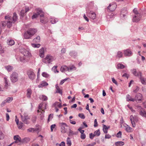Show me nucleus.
Masks as SVG:
<instances>
[{
    "mask_svg": "<svg viewBox=\"0 0 146 146\" xmlns=\"http://www.w3.org/2000/svg\"><path fill=\"white\" fill-rule=\"evenodd\" d=\"M17 19V16L15 13H13L12 17L9 15L6 16H5L6 21L2 22V25L3 27H5L7 25V27L9 28L12 26V23H14Z\"/></svg>",
    "mask_w": 146,
    "mask_h": 146,
    "instance_id": "f257e3e1",
    "label": "nucleus"
},
{
    "mask_svg": "<svg viewBox=\"0 0 146 146\" xmlns=\"http://www.w3.org/2000/svg\"><path fill=\"white\" fill-rule=\"evenodd\" d=\"M20 50L21 53L19 56L16 57V59L18 61L22 62H25L29 57L31 56V53L28 50L22 47L20 48Z\"/></svg>",
    "mask_w": 146,
    "mask_h": 146,
    "instance_id": "f03ea898",
    "label": "nucleus"
},
{
    "mask_svg": "<svg viewBox=\"0 0 146 146\" xmlns=\"http://www.w3.org/2000/svg\"><path fill=\"white\" fill-rule=\"evenodd\" d=\"M37 31L36 29H30L25 32L24 35V37L26 39L30 38Z\"/></svg>",
    "mask_w": 146,
    "mask_h": 146,
    "instance_id": "7ed1b4c3",
    "label": "nucleus"
},
{
    "mask_svg": "<svg viewBox=\"0 0 146 146\" xmlns=\"http://www.w3.org/2000/svg\"><path fill=\"white\" fill-rule=\"evenodd\" d=\"M55 58L54 56L50 55H47L46 57L42 59V62L45 64H50L55 60Z\"/></svg>",
    "mask_w": 146,
    "mask_h": 146,
    "instance_id": "20e7f679",
    "label": "nucleus"
},
{
    "mask_svg": "<svg viewBox=\"0 0 146 146\" xmlns=\"http://www.w3.org/2000/svg\"><path fill=\"white\" fill-rule=\"evenodd\" d=\"M36 13H35L33 14L32 17V18L33 19L36 18L39 15H40V17H43L44 13L41 9L39 8H37L36 9Z\"/></svg>",
    "mask_w": 146,
    "mask_h": 146,
    "instance_id": "39448f33",
    "label": "nucleus"
},
{
    "mask_svg": "<svg viewBox=\"0 0 146 146\" xmlns=\"http://www.w3.org/2000/svg\"><path fill=\"white\" fill-rule=\"evenodd\" d=\"M20 116L22 121L26 124H29L30 118L26 113H24L23 115L20 114Z\"/></svg>",
    "mask_w": 146,
    "mask_h": 146,
    "instance_id": "423d86ee",
    "label": "nucleus"
},
{
    "mask_svg": "<svg viewBox=\"0 0 146 146\" xmlns=\"http://www.w3.org/2000/svg\"><path fill=\"white\" fill-rule=\"evenodd\" d=\"M18 79V74L16 72H13L11 76V80L13 83L17 82Z\"/></svg>",
    "mask_w": 146,
    "mask_h": 146,
    "instance_id": "0eeeda50",
    "label": "nucleus"
},
{
    "mask_svg": "<svg viewBox=\"0 0 146 146\" xmlns=\"http://www.w3.org/2000/svg\"><path fill=\"white\" fill-rule=\"evenodd\" d=\"M133 127H135L136 124L135 122H137L138 121V117L136 116H133V115H131L129 117Z\"/></svg>",
    "mask_w": 146,
    "mask_h": 146,
    "instance_id": "6e6552de",
    "label": "nucleus"
},
{
    "mask_svg": "<svg viewBox=\"0 0 146 146\" xmlns=\"http://www.w3.org/2000/svg\"><path fill=\"white\" fill-rule=\"evenodd\" d=\"M27 75L29 78L31 80H33L35 79V75L32 70H29L27 72Z\"/></svg>",
    "mask_w": 146,
    "mask_h": 146,
    "instance_id": "1a4fd4ad",
    "label": "nucleus"
},
{
    "mask_svg": "<svg viewBox=\"0 0 146 146\" xmlns=\"http://www.w3.org/2000/svg\"><path fill=\"white\" fill-rule=\"evenodd\" d=\"M59 126L61 127V131L62 133H65L66 132L67 130L65 127L68 126L66 123H65L62 122L59 123Z\"/></svg>",
    "mask_w": 146,
    "mask_h": 146,
    "instance_id": "9d476101",
    "label": "nucleus"
},
{
    "mask_svg": "<svg viewBox=\"0 0 146 146\" xmlns=\"http://www.w3.org/2000/svg\"><path fill=\"white\" fill-rule=\"evenodd\" d=\"M87 15L92 19H94L96 18V15L95 13L93 11L86 10Z\"/></svg>",
    "mask_w": 146,
    "mask_h": 146,
    "instance_id": "9b49d317",
    "label": "nucleus"
},
{
    "mask_svg": "<svg viewBox=\"0 0 146 146\" xmlns=\"http://www.w3.org/2000/svg\"><path fill=\"white\" fill-rule=\"evenodd\" d=\"M137 108L140 110L139 111V114L142 116L146 118V111L141 106H138Z\"/></svg>",
    "mask_w": 146,
    "mask_h": 146,
    "instance_id": "f8f14e48",
    "label": "nucleus"
},
{
    "mask_svg": "<svg viewBox=\"0 0 146 146\" xmlns=\"http://www.w3.org/2000/svg\"><path fill=\"white\" fill-rule=\"evenodd\" d=\"M42 104H40L38 106V110H37V112L39 113L40 112L41 113H40V115H41V118L42 119L43 117V112L44 113V111L42 108Z\"/></svg>",
    "mask_w": 146,
    "mask_h": 146,
    "instance_id": "ddd939ff",
    "label": "nucleus"
},
{
    "mask_svg": "<svg viewBox=\"0 0 146 146\" xmlns=\"http://www.w3.org/2000/svg\"><path fill=\"white\" fill-rule=\"evenodd\" d=\"M141 17V14L139 13H137L133 17V21L136 22H138L140 20Z\"/></svg>",
    "mask_w": 146,
    "mask_h": 146,
    "instance_id": "4468645a",
    "label": "nucleus"
},
{
    "mask_svg": "<svg viewBox=\"0 0 146 146\" xmlns=\"http://www.w3.org/2000/svg\"><path fill=\"white\" fill-rule=\"evenodd\" d=\"M123 52L124 55L126 56H130L133 54L132 51L129 49L124 50Z\"/></svg>",
    "mask_w": 146,
    "mask_h": 146,
    "instance_id": "2eb2a0df",
    "label": "nucleus"
},
{
    "mask_svg": "<svg viewBox=\"0 0 146 146\" xmlns=\"http://www.w3.org/2000/svg\"><path fill=\"white\" fill-rule=\"evenodd\" d=\"M134 99H135V101H136V102H137V101H141L142 99V95L139 93L136 94Z\"/></svg>",
    "mask_w": 146,
    "mask_h": 146,
    "instance_id": "dca6fc26",
    "label": "nucleus"
},
{
    "mask_svg": "<svg viewBox=\"0 0 146 146\" xmlns=\"http://www.w3.org/2000/svg\"><path fill=\"white\" fill-rule=\"evenodd\" d=\"M117 7V5L116 4H110L109 6L107 7V9L110 11H114Z\"/></svg>",
    "mask_w": 146,
    "mask_h": 146,
    "instance_id": "f3484780",
    "label": "nucleus"
},
{
    "mask_svg": "<svg viewBox=\"0 0 146 146\" xmlns=\"http://www.w3.org/2000/svg\"><path fill=\"white\" fill-rule=\"evenodd\" d=\"M60 70L62 72H64L67 71H69V67L66 66H62L60 68Z\"/></svg>",
    "mask_w": 146,
    "mask_h": 146,
    "instance_id": "a211bd4d",
    "label": "nucleus"
},
{
    "mask_svg": "<svg viewBox=\"0 0 146 146\" xmlns=\"http://www.w3.org/2000/svg\"><path fill=\"white\" fill-rule=\"evenodd\" d=\"M14 139L15 140V141L13 142L14 143L21 142V137L18 135L14 136Z\"/></svg>",
    "mask_w": 146,
    "mask_h": 146,
    "instance_id": "6ab92c4d",
    "label": "nucleus"
},
{
    "mask_svg": "<svg viewBox=\"0 0 146 146\" xmlns=\"http://www.w3.org/2000/svg\"><path fill=\"white\" fill-rule=\"evenodd\" d=\"M127 12L125 9H123L121 11V16L125 17L127 15Z\"/></svg>",
    "mask_w": 146,
    "mask_h": 146,
    "instance_id": "aec40b11",
    "label": "nucleus"
},
{
    "mask_svg": "<svg viewBox=\"0 0 146 146\" xmlns=\"http://www.w3.org/2000/svg\"><path fill=\"white\" fill-rule=\"evenodd\" d=\"M32 91L31 89L28 88L27 90V98H30L31 97Z\"/></svg>",
    "mask_w": 146,
    "mask_h": 146,
    "instance_id": "412c9836",
    "label": "nucleus"
},
{
    "mask_svg": "<svg viewBox=\"0 0 146 146\" xmlns=\"http://www.w3.org/2000/svg\"><path fill=\"white\" fill-rule=\"evenodd\" d=\"M39 56L40 57L43 58L44 56V49L43 48H41L39 50Z\"/></svg>",
    "mask_w": 146,
    "mask_h": 146,
    "instance_id": "4be33fe9",
    "label": "nucleus"
},
{
    "mask_svg": "<svg viewBox=\"0 0 146 146\" xmlns=\"http://www.w3.org/2000/svg\"><path fill=\"white\" fill-rule=\"evenodd\" d=\"M40 21L41 23H45L48 22L47 19L46 17H44V16L43 17H40Z\"/></svg>",
    "mask_w": 146,
    "mask_h": 146,
    "instance_id": "5701e85b",
    "label": "nucleus"
},
{
    "mask_svg": "<svg viewBox=\"0 0 146 146\" xmlns=\"http://www.w3.org/2000/svg\"><path fill=\"white\" fill-rule=\"evenodd\" d=\"M55 87L56 89V93H59L60 94H62V91L59 88V87L58 86L57 84H56L55 85Z\"/></svg>",
    "mask_w": 146,
    "mask_h": 146,
    "instance_id": "b1692460",
    "label": "nucleus"
},
{
    "mask_svg": "<svg viewBox=\"0 0 146 146\" xmlns=\"http://www.w3.org/2000/svg\"><path fill=\"white\" fill-rule=\"evenodd\" d=\"M139 78L142 84H143L145 85L146 84V79L142 77V75Z\"/></svg>",
    "mask_w": 146,
    "mask_h": 146,
    "instance_id": "393cba45",
    "label": "nucleus"
},
{
    "mask_svg": "<svg viewBox=\"0 0 146 146\" xmlns=\"http://www.w3.org/2000/svg\"><path fill=\"white\" fill-rule=\"evenodd\" d=\"M5 68L8 72L11 71L13 69V67L10 65L5 66Z\"/></svg>",
    "mask_w": 146,
    "mask_h": 146,
    "instance_id": "a878e982",
    "label": "nucleus"
},
{
    "mask_svg": "<svg viewBox=\"0 0 146 146\" xmlns=\"http://www.w3.org/2000/svg\"><path fill=\"white\" fill-rule=\"evenodd\" d=\"M110 126H109L108 127L106 125H103V130L104 133H107L108 130Z\"/></svg>",
    "mask_w": 146,
    "mask_h": 146,
    "instance_id": "bb28decb",
    "label": "nucleus"
},
{
    "mask_svg": "<svg viewBox=\"0 0 146 146\" xmlns=\"http://www.w3.org/2000/svg\"><path fill=\"white\" fill-rule=\"evenodd\" d=\"M7 43L9 45L12 46L15 44V42L13 40L8 39L7 40Z\"/></svg>",
    "mask_w": 146,
    "mask_h": 146,
    "instance_id": "cd10ccee",
    "label": "nucleus"
},
{
    "mask_svg": "<svg viewBox=\"0 0 146 146\" xmlns=\"http://www.w3.org/2000/svg\"><path fill=\"white\" fill-rule=\"evenodd\" d=\"M126 99L127 101H130L132 102H134L135 101V99H134V98H132L131 96L129 95H127Z\"/></svg>",
    "mask_w": 146,
    "mask_h": 146,
    "instance_id": "c85d7f7f",
    "label": "nucleus"
},
{
    "mask_svg": "<svg viewBox=\"0 0 146 146\" xmlns=\"http://www.w3.org/2000/svg\"><path fill=\"white\" fill-rule=\"evenodd\" d=\"M115 144L116 146H122L124 144V143L122 141H119L116 142Z\"/></svg>",
    "mask_w": 146,
    "mask_h": 146,
    "instance_id": "c756f323",
    "label": "nucleus"
},
{
    "mask_svg": "<svg viewBox=\"0 0 146 146\" xmlns=\"http://www.w3.org/2000/svg\"><path fill=\"white\" fill-rule=\"evenodd\" d=\"M4 80L5 84V88L6 89H7V87L8 86V79L7 78L4 77Z\"/></svg>",
    "mask_w": 146,
    "mask_h": 146,
    "instance_id": "7c9ffc66",
    "label": "nucleus"
},
{
    "mask_svg": "<svg viewBox=\"0 0 146 146\" xmlns=\"http://www.w3.org/2000/svg\"><path fill=\"white\" fill-rule=\"evenodd\" d=\"M40 41V38L39 36H37L33 40V42H39Z\"/></svg>",
    "mask_w": 146,
    "mask_h": 146,
    "instance_id": "2f4dec72",
    "label": "nucleus"
},
{
    "mask_svg": "<svg viewBox=\"0 0 146 146\" xmlns=\"http://www.w3.org/2000/svg\"><path fill=\"white\" fill-rule=\"evenodd\" d=\"M38 130V128H30L28 129L27 130V131L29 132H34L35 131H37Z\"/></svg>",
    "mask_w": 146,
    "mask_h": 146,
    "instance_id": "473e14b6",
    "label": "nucleus"
},
{
    "mask_svg": "<svg viewBox=\"0 0 146 146\" xmlns=\"http://www.w3.org/2000/svg\"><path fill=\"white\" fill-rule=\"evenodd\" d=\"M100 134V132L99 129H98L95 131L94 134V136H98Z\"/></svg>",
    "mask_w": 146,
    "mask_h": 146,
    "instance_id": "72a5a7b5",
    "label": "nucleus"
},
{
    "mask_svg": "<svg viewBox=\"0 0 146 146\" xmlns=\"http://www.w3.org/2000/svg\"><path fill=\"white\" fill-rule=\"evenodd\" d=\"M48 85V84L46 82H43L42 83L40 84V85H38L39 87L46 86Z\"/></svg>",
    "mask_w": 146,
    "mask_h": 146,
    "instance_id": "f704fd0d",
    "label": "nucleus"
},
{
    "mask_svg": "<svg viewBox=\"0 0 146 146\" xmlns=\"http://www.w3.org/2000/svg\"><path fill=\"white\" fill-rule=\"evenodd\" d=\"M123 55L122 52L120 51H119L117 52L116 57L119 58H121L122 57Z\"/></svg>",
    "mask_w": 146,
    "mask_h": 146,
    "instance_id": "c9c22d12",
    "label": "nucleus"
},
{
    "mask_svg": "<svg viewBox=\"0 0 146 146\" xmlns=\"http://www.w3.org/2000/svg\"><path fill=\"white\" fill-rule=\"evenodd\" d=\"M54 105L55 107H56V106H57L59 108H61L62 107L61 104V103H60L58 102H56L54 104Z\"/></svg>",
    "mask_w": 146,
    "mask_h": 146,
    "instance_id": "e433bc0d",
    "label": "nucleus"
},
{
    "mask_svg": "<svg viewBox=\"0 0 146 146\" xmlns=\"http://www.w3.org/2000/svg\"><path fill=\"white\" fill-rule=\"evenodd\" d=\"M76 134V132H74L72 130H71L70 129H69V132L68 135L69 136Z\"/></svg>",
    "mask_w": 146,
    "mask_h": 146,
    "instance_id": "4c0bfd02",
    "label": "nucleus"
},
{
    "mask_svg": "<svg viewBox=\"0 0 146 146\" xmlns=\"http://www.w3.org/2000/svg\"><path fill=\"white\" fill-rule=\"evenodd\" d=\"M42 76L44 77L47 78H49L50 76L46 72H43Z\"/></svg>",
    "mask_w": 146,
    "mask_h": 146,
    "instance_id": "58836bf2",
    "label": "nucleus"
},
{
    "mask_svg": "<svg viewBox=\"0 0 146 146\" xmlns=\"http://www.w3.org/2000/svg\"><path fill=\"white\" fill-rule=\"evenodd\" d=\"M132 129L130 127L129 125H127L126 128V131L127 132H131L132 131Z\"/></svg>",
    "mask_w": 146,
    "mask_h": 146,
    "instance_id": "ea45409f",
    "label": "nucleus"
},
{
    "mask_svg": "<svg viewBox=\"0 0 146 146\" xmlns=\"http://www.w3.org/2000/svg\"><path fill=\"white\" fill-rule=\"evenodd\" d=\"M50 21L52 24H54L58 21V20L57 19H56L54 18H51Z\"/></svg>",
    "mask_w": 146,
    "mask_h": 146,
    "instance_id": "a19ab883",
    "label": "nucleus"
},
{
    "mask_svg": "<svg viewBox=\"0 0 146 146\" xmlns=\"http://www.w3.org/2000/svg\"><path fill=\"white\" fill-rule=\"evenodd\" d=\"M4 48L0 44V54H3L4 53Z\"/></svg>",
    "mask_w": 146,
    "mask_h": 146,
    "instance_id": "79ce46f5",
    "label": "nucleus"
},
{
    "mask_svg": "<svg viewBox=\"0 0 146 146\" xmlns=\"http://www.w3.org/2000/svg\"><path fill=\"white\" fill-rule=\"evenodd\" d=\"M67 144L68 146H70L71 145V142L69 137H68L67 138Z\"/></svg>",
    "mask_w": 146,
    "mask_h": 146,
    "instance_id": "37998d69",
    "label": "nucleus"
},
{
    "mask_svg": "<svg viewBox=\"0 0 146 146\" xmlns=\"http://www.w3.org/2000/svg\"><path fill=\"white\" fill-rule=\"evenodd\" d=\"M134 75L136 76H138L139 77L141 76L142 75V73L140 71L138 72H137Z\"/></svg>",
    "mask_w": 146,
    "mask_h": 146,
    "instance_id": "c03bdc74",
    "label": "nucleus"
},
{
    "mask_svg": "<svg viewBox=\"0 0 146 146\" xmlns=\"http://www.w3.org/2000/svg\"><path fill=\"white\" fill-rule=\"evenodd\" d=\"M31 45L34 48H39L40 47V44H32Z\"/></svg>",
    "mask_w": 146,
    "mask_h": 146,
    "instance_id": "a18cd8bd",
    "label": "nucleus"
},
{
    "mask_svg": "<svg viewBox=\"0 0 146 146\" xmlns=\"http://www.w3.org/2000/svg\"><path fill=\"white\" fill-rule=\"evenodd\" d=\"M125 67L124 66L123 64H117V68L118 69H123Z\"/></svg>",
    "mask_w": 146,
    "mask_h": 146,
    "instance_id": "49530a36",
    "label": "nucleus"
},
{
    "mask_svg": "<svg viewBox=\"0 0 146 146\" xmlns=\"http://www.w3.org/2000/svg\"><path fill=\"white\" fill-rule=\"evenodd\" d=\"M13 98L12 97H8L6 100L7 102L9 103L11 102Z\"/></svg>",
    "mask_w": 146,
    "mask_h": 146,
    "instance_id": "de8ad7c7",
    "label": "nucleus"
},
{
    "mask_svg": "<svg viewBox=\"0 0 146 146\" xmlns=\"http://www.w3.org/2000/svg\"><path fill=\"white\" fill-rule=\"evenodd\" d=\"M25 10L23 9L21 10V12L20 15L22 17H23L25 15Z\"/></svg>",
    "mask_w": 146,
    "mask_h": 146,
    "instance_id": "09e8293b",
    "label": "nucleus"
},
{
    "mask_svg": "<svg viewBox=\"0 0 146 146\" xmlns=\"http://www.w3.org/2000/svg\"><path fill=\"white\" fill-rule=\"evenodd\" d=\"M23 123L21 122H20L19 123L18 125H18V128L19 129H21L23 126Z\"/></svg>",
    "mask_w": 146,
    "mask_h": 146,
    "instance_id": "8fccbe9b",
    "label": "nucleus"
},
{
    "mask_svg": "<svg viewBox=\"0 0 146 146\" xmlns=\"http://www.w3.org/2000/svg\"><path fill=\"white\" fill-rule=\"evenodd\" d=\"M78 116L82 119H84L85 118V116L83 113H79L78 114Z\"/></svg>",
    "mask_w": 146,
    "mask_h": 146,
    "instance_id": "3c124183",
    "label": "nucleus"
},
{
    "mask_svg": "<svg viewBox=\"0 0 146 146\" xmlns=\"http://www.w3.org/2000/svg\"><path fill=\"white\" fill-rule=\"evenodd\" d=\"M121 131H119L117 133L116 136L118 138H121Z\"/></svg>",
    "mask_w": 146,
    "mask_h": 146,
    "instance_id": "603ef678",
    "label": "nucleus"
},
{
    "mask_svg": "<svg viewBox=\"0 0 146 146\" xmlns=\"http://www.w3.org/2000/svg\"><path fill=\"white\" fill-rule=\"evenodd\" d=\"M4 137V134L1 131H0V140L3 139Z\"/></svg>",
    "mask_w": 146,
    "mask_h": 146,
    "instance_id": "864d4df0",
    "label": "nucleus"
},
{
    "mask_svg": "<svg viewBox=\"0 0 146 146\" xmlns=\"http://www.w3.org/2000/svg\"><path fill=\"white\" fill-rule=\"evenodd\" d=\"M69 71L72 70L73 69H74L75 70L76 69V68L74 66H71L69 68Z\"/></svg>",
    "mask_w": 146,
    "mask_h": 146,
    "instance_id": "5fc2aeb1",
    "label": "nucleus"
},
{
    "mask_svg": "<svg viewBox=\"0 0 146 146\" xmlns=\"http://www.w3.org/2000/svg\"><path fill=\"white\" fill-rule=\"evenodd\" d=\"M98 126V124L97 122V120L96 119H95L94 121V127H96Z\"/></svg>",
    "mask_w": 146,
    "mask_h": 146,
    "instance_id": "6e6d98bb",
    "label": "nucleus"
},
{
    "mask_svg": "<svg viewBox=\"0 0 146 146\" xmlns=\"http://www.w3.org/2000/svg\"><path fill=\"white\" fill-rule=\"evenodd\" d=\"M86 137V135L84 133H83L81 134L80 138L82 139H84Z\"/></svg>",
    "mask_w": 146,
    "mask_h": 146,
    "instance_id": "4d7b16f0",
    "label": "nucleus"
},
{
    "mask_svg": "<svg viewBox=\"0 0 146 146\" xmlns=\"http://www.w3.org/2000/svg\"><path fill=\"white\" fill-rule=\"evenodd\" d=\"M68 78H66L62 80L60 82V85L62 84L65 81H66L68 79Z\"/></svg>",
    "mask_w": 146,
    "mask_h": 146,
    "instance_id": "13d9d810",
    "label": "nucleus"
},
{
    "mask_svg": "<svg viewBox=\"0 0 146 146\" xmlns=\"http://www.w3.org/2000/svg\"><path fill=\"white\" fill-rule=\"evenodd\" d=\"M123 77H125L127 79L129 76V75L126 73H124L122 76Z\"/></svg>",
    "mask_w": 146,
    "mask_h": 146,
    "instance_id": "bf43d9fd",
    "label": "nucleus"
},
{
    "mask_svg": "<svg viewBox=\"0 0 146 146\" xmlns=\"http://www.w3.org/2000/svg\"><path fill=\"white\" fill-rule=\"evenodd\" d=\"M42 99L43 101H45L47 100V97L45 96H42Z\"/></svg>",
    "mask_w": 146,
    "mask_h": 146,
    "instance_id": "052dcab7",
    "label": "nucleus"
},
{
    "mask_svg": "<svg viewBox=\"0 0 146 146\" xmlns=\"http://www.w3.org/2000/svg\"><path fill=\"white\" fill-rule=\"evenodd\" d=\"M53 114H50L48 116V121H49V119H50V118L52 119L53 118Z\"/></svg>",
    "mask_w": 146,
    "mask_h": 146,
    "instance_id": "680f3d73",
    "label": "nucleus"
},
{
    "mask_svg": "<svg viewBox=\"0 0 146 146\" xmlns=\"http://www.w3.org/2000/svg\"><path fill=\"white\" fill-rule=\"evenodd\" d=\"M112 82L114 84H115L116 85H117V82L116 81V80L115 79L113 78H112Z\"/></svg>",
    "mask_w": 146,
    "mask_h": 146,
    "instance_id": "e2e57ef3",
    "label": "nucleus"
},
{
    "mask_svg": "<svg viewBox=\"0 0 146 146\" xmlns=\"http://www.w3.org/2000/svg\"><path fill=\"white\" fill-rule=\"evenodd\" d=\"M78 130L81 133V134L84 133V130H82L81 129V128H79Z\"/></svg>",
    "mask_w": 146,
    "mask_h": 146,
    "instance_id": "0e129e2a",
    "label": "nucleus"
},
{
    "mask_svg": "<svg viewBox=\"0 0 146 146\" xmlns=\"http://www.w3.org/2000/svg\"><path fill=\"white\" fill-rule=\"evenodd\" d=\"M55 126L56 125L55 124H53L50 127L51 131H53V129L55 128Z\"/></svg>",
    "mask_w": 146,
    "mask_h": 146,
    "instance_id": "69168bd1",
    "label": "nucleus"
},
{
    "mask_svg": "<svg viewBox=\"0 0 146 146\" xmlns=\"http://www.w3.org/2000/svg\"><path fill=\"white\" fill-rule=\"evenodd\" d=\"M111 137V136L109 134H106L105 136L106 139H110Z\"/></svg>",
    "mask_w": 146,
    "mask_h": 146,
    "instance_id": "338daca9",
    "label": "nucleus"
},
{
    "mask_svg": "<svg viewBox=\"0 0 146 146\" xmlns=\"http://www.w3.org/2000/svg\"><path fill=\"white\" fill-rule=\"evenodd\" d=\"M7 102L6 101V100H4V101H3L2 102V103H1V106H4L5 105V103H7Z\"/></svg>",
    "mask_w": 146,
    "mask_h": 146,
    "instance_id": "774afa93",
    "label": "nucleus"
}]
</instances>
